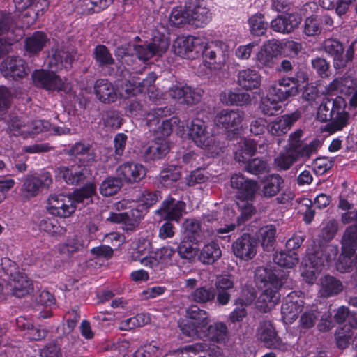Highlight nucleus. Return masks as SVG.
<instances>
[{
    "label": "nucleus",
    "mask_w": 357,
    "mask_h": 357,
    "mask_svg": "<svg viewBox=\"0 0 357 357\" xmlns=\"http://www.w3.org/2000/svg\"><path fill=\"white\" fill-rule=\"evenodd\" d=\"M215 298V290L213 288L206 285L197 287L191 291L188 296V299L190 301L200 305L211 303L214 301Z\"/></svg>",
    "instance_id": "37"
},
{
    "label": "nucleus",
    "mask_w": 357,
    "mask_h": 357,
    "mask_svg": "<svg viewBox=\"0 0 357 357\" xmlns=\"http://www.w3.org/2000/svg\"><path fill=\"white\" fill-rule=\"evenodd\" d=\"M188 135L199 147L208 150H215L218 146L215 136L208 123L202 119L195 118L188 125Z\"/></svg>",
    "instance_id": "7"
},
{
    "label": "nucleus",
    "mask_w": 357,
    "mask_h": 357,
    "mask_svg": "<svg viewBox=\"0 0 357 357\" xmlns=\"http://www.w3.org/2000/svg\"><path fill=\"white\" fill-rule=\"evenodd\" d=\"M1 74L6 78L22 79L28 74V67L24 59L19 56H8L0 66Z\"/></svg>",
    "instance_id": "18"
},
{
    "label": "nucleus",
    "mask_w": 357,
    "mask_h": 357,
    "mask_svg": "<svg viewBox=\"0 0 357 357\" xmlns=\"http://www.w3.org/2000/svg\"><path fill=\"white\" fill-rule=\"evenodd\" d=\"M220 99L227 105H244L251 101L250 95L246 92L228 91L221 94Z\"/></svg>",
    "instance_id": "46"
},
{
    "label": "nucleus",
    "mask_w": 357,
    "mask_h": 357,
    "mask_svg": "<svg viewBox=\"0 0 357 357\" xmlns=\"http://www.w3.org/2000/svg\"><path fill=\"white\" fill-rule=\"evenodd\" d=\"M49 127L48 121L42 120L30 121L27 119L17 116H10L7 121V132L11 135L20 136L23 139L42 132Z\"/></svg>",
    "instance_id": "6"
},
{
    "label": "nucleus",
    "mask_w": 357,
    "mask_h": 357,
    "mask_svg": "<svg viewBox=\"0 0 357 357\" xmlns=\"http://www.w3.org/2000/svg\"><path fill=\"white\" fill-rule=\"evenodd\" d=\"M116 174L122 182L133 184L139 182L145 177L146 168L141 163L126 161L117 167Z\"/></svg>",
    "instance_id": "16"
},
{
    "label": "nucleus",
    "mask_w": 357,
    "mask_h": 357,
    "mask_svg": "<svg viewBox=\"0 0 357 357\" xmlns=\"http://www.w3.org/2000/svg\"><path fill=\"white\" fill-rule=\"evenodd\" d=\"M337 103V97L335 99H324L317 109V119L322 122L330 121Z\"/></svg>",
    "instance_id": "50"
},
{
    "label": "nucleus",
    "mask_w": 357,
    "mask_h": 357,
    "mask_svg": "<svg viewBox=\"0 0 357 357\" xmlns=\"http://www.w3.org/2000/svg\"><path fill=\"white\" fill-rule=\"evenodd\" d=\"M298 118L299 114L297 112L278 117L268 126V132L275 136H280L285 134Z\"/></svg>",
    "instance_id": "31"
},
{
    "label": "nucleus",
    "mask_w": 357,
    "mask_h": 357,
    "mask_svg": "<svg viewBox=\"0 0 357 357\" xmlns=\"http://www.w3.org/2000/svg\"><path fill=\"white\" fill-rule=\"evenodd\" d=\"M127 111L131 116L145 117L147 126L152 127V126L159 123L160 117L169 115L171 109L165 107L152 108L149 112H147L139 101L133 100L128 105Z\"/></svg>",
    "instance_id": "15"
},
{
    "label": "nucleus",
    "mask_w": 357,
    "mask_h": 357,
    "mask_svg": "<svg viewBox=\"0 0 357 357\" xmlns=\"http://www.w3.org/2000/svg\"><path fill=\"white\" fill-rule=\"evenodd\" d=\"M321 146V143L317 139H314L309 143L301 144L298 149L293 151L296 161L301 159L303 162H306L312 155L317 153Z\"/></svg>",
    "instance_id": "44"
},
{
    "label": "nucleus",
    "mask_w": 357,
    "mask_h": 357,
    "mask_svg": "<svg viewBox=\"0 0 357 357\" xmlns=\"http://www.w3.org/2000/svg\"><path fill=\"white\" fill-rule=\"evenodd\" d=\"M68 154L81 162L85 167L93 162L96 158L92 146L88 143L82 142L75 143L68 151Z\"/></svg>",
    "instance_id": "30"
},
{
    "label": "nucleus",
    "mask_w": 357,
    "mask_h": 357,
    "mask_svg": "<svg viewBox=\"0 0 357 357\" xmlns=\"http://www.w3.org/2000/svg\"><path fill=\"white\" fill-rule=\"evenodd\" d=\"M284 186V178L278 174H272L266 176L260 193L264 197L271 198L276 196Z\"/></svg>",
    "instance_id": "33"
},
{
    "label": "nucleus",
    "mask_w": 357,
    "mask_h": 357,
    "mask_svg": "<svg viewBox=\"0 0 357 357\" xmlns=\"http://www.w3.org/2000/svg\"><path fill=\"white\" fill-rule=\"evenodd\" d=\"M74 59L75 56L71 52L63 47H53L46 59L50 70H36L31 75L34 84L47 91L70 93L71 84L66 79L63 80L55 72L63 69L68 70Z\"/></svg>",
    "instance_id": "1"
},
{
    "label": "nucleus",
    "mask_w": 357,
    "mask_h": 357,
    "mask_svg": "<svg viewBox=\"0 0 357 357\" xmlns=\"http://www.w3.org/2000/svg\"><path fill=\"white\" fill-rule=\"evenodd\" d=\"M342 290V282L330 275L325 276L321 282L319 294L323 297H330L337 294Z\"/></svg>",
    "instance_id": "42"
},
{
    "label": "nucleus",
    "mask_w": 357,
    "mask_h": 357,
    "mask_svg": "<svg viewBox=\"0 0 357 357\" xmlns=\"http://www.w3.org/2000/svg\"><path fill=\"white\" fill-rule=\"evenodd\" d=\"M245 114L239 109H222L217 113L214 122L218 127L236 129L241 126Z\"/></svg>",
    "instance_id": "25"
},
{
    "label": "nucleus",
    "mask_w": 357,
    "mask_h": 357,
    "mask_svg": "<svg viewBox=\"0 0 357 357\" xmlns=\"http://www.w3.org/2000/svg\"><path fill=\"white\" fill-rule=\"evenodd\" d=\"M181 357H223L220 349L205 342L185 345L177 351Z\"/></svg>",
    "instance_id": "17"
},
{
    "label": "nucleus",
    "mask_w": 357,
    "mask_h": 357,
    "mask_svg": "<svg viewBox=\"0 0 357 357\" xmlns=\"http://www.w3.org/2000/svg\"><path fill=\"white\" fill-rule=\"evenodd\" d=\"M298 93L296 86H291L290 89H283L277 84L272 85L268 91L271 96L282 103L291 96H295Z\"/></svg>",
    "instance_id": "55"
},
{
    "label": "nucleus",
    "mask_w": 357,
    "mask_h": 357,
    "mask_svg": "<svg viewBox=\"0 0 357 357\" xmlns=\"http://www.w3.org/2000/svg\"><path fill=\"white\" fill-rule=\"evenodd\" d=\"M296 159L292 151L286 149L285 152H280L275 158L273 165L278 171H286L290 169Z\"/></svg>",
    "instance_id": "52"
},
{
    "label": "nucleus",
    "mask_w": 357,
    "mask_h": 357,
    "mask_svg": "<svg viewBox=\"0 0 357 357\" xmlns=\"http://www.w3.org/2000/svg\"><path fill=\"white\" fill-rule=\"evenodd\" d=\"M248 24L251 33L258 36L264 34L268 27V24L262 14L251 16L248 20Z\"/></svg>",
    "instance_id": "62"
},
{
    "label": "nucleus",
    "mask_w": 357,
    "mask_h": 357,
    "mask_svg": "<svg viewBox=\"0 0 357 357\" xmlns=\"http://www.w3.org/2000/svg\"><path fill=\"white\" fill-rule=\"evenodd\" d=\"M112 2V0H83L80 2L82 13H98L107 8Z\"/></svg>",
    "instance_id": "60"
},
{
    "label": "nucleus",
    "mask_w": 357,
    "mask_h": 357,
    "mask_svg": "<svg viewBox=\"0 0 357 357\" xmlns=\"http://www.w3.org/2000/svg\"><path fill=\"white\" fill-rule=\"evenodd\" d=\"M342 249L355 252L357 247V226H349L346 228L341 240Z\"/></svg>",
    "instance_id": "48"
},
{
    "label": "nucleus",
    "mask_w": 357,
    "mask_h": 357,
    "mask_svg": "<svg viewBox=\"0 0 357 357\" xmlns=\"http://www.w3.org/2000/svg\"><path fill=\"white\" fill-rule=\"evenodd\" d=\"M261 74L257 70L247 68L238 72L237 84L246 91L258 89L261 86Z\"/></svg>",
    "instance_id": "27"
},
{
    "label": "nucleus",
    "mask_w": 357,
    "mask_h": 357,
    "mask_svg": "<svg viewBox=\"0 0 357 357\" xmlns=\"http://www.w3.org/2000/svg\"><path fill=\"white\" fill-rule=\"evenodd\" d=\"M98 99L103 103L114 102L119 98L117 87L106 79H98L94 85Z\"/></svg>",
    "instance_id": "26"
},
{
    "label": "nucleus",
    "mask_w": 357,
    "mask_h": 357,
    "mask_svg": "<svg viewBox=\"0 0 357 357\" xmlns=\"http://www.w3.org/2000/svg\"><path fill=\"white\" fill-rule=\"evenodd\" d=\"M169 150V141H162L158 137L153 138L151 145L145 150L144 157L147 161L161 159L167 155Z\"/></svg>",
    "instance_id": "34"
},
{
    "label": "nucleus",
    "mask_w": 357,
    "mask_h": 357,
    "mask_svg": "<svg viewBox=\"0 0 357 357\" xmlns=\"http://www.w3.org/2000/svg\"><path fill=\"white\" fill-rule=\"evenodd\" d=\"M186 237L190 242L198 243L204 238L205 229L202 227V222L194 218L187 219L184 222Z\"/></svg>",
    "instance_id": "39"
},
{
    "label": "nucleus",
    "mask_w": 357,
    "mask_h": 357,
    "mask_svg": "<svg viewBox=\"0 0 357 357\" xmlns=\"http://www.w3.org/2000/svg\"><path fill=\"white\" fill-rule=\"evenodd\" d=\"M50 41L47 34L43 31H36L26 38L24 48L30 54H37L43 50Z\"/></svg>",
    "instance_id": "35"
},
{
    "label": "nucleus",
    "mask_w": 357,
    "mask_h": 357,
    "mask_svg": "<svg viewBox=\"0 0 357 357\" xmlns=\"http://www.w3.org/2000/svg\"><path fill=\"white\" fill-rule=\"evenodd\" d=\"M222 256V251L218 243L211 241L204 245L200 251L199 259L203 264H212Z\"/></svg>",
    "instance_id": "40"
},
{
    "label": "nucleus",
    "mask_w": 357,
    "mask_h": 357,
    "mask_svg": "<svg viewBox=\"0 0 357 357\" xmlns=\"http://www.w3.org/2000/svg\"><path fill=\"white\" fill-rule=\"evenodd\" d=\"M185 313L188 320L178 323L181 333L189 337L202 338L204 335V329L210 322L208 312L193 304L186 309Z\"/></svg>",
    "instance_id": "5"
},
{
    "label": "nucleus",
    "mask_w": 357,
    "mask_h": 357,
    "mask_svg": "<svg viewBox=\"0 0 357 357\" xmlns=\"http://www.w3.org/2000/svg\"><path fill=\"white\" fill-rule=\"evenodd\" d=\"M202 45L203 48L200 54L202 55L204 61L215 69L222 68L229 59V46L220 40L206 43L204 38Z\"/></svg>",
    "instance_id": "8"
},
{
    "label": "nucleus",
    "mask_w": 357,
    "mask_h": 357,
    "mask_svg": "<svg viewBox=\"0 0 357 357\" xmlns=\"http://www.w3.org/2000/svg\"><path fill=\"white\" fill-rule=\"evenodd\" d=\"M185 8L188 15V24L190 26L204 27L212 19L211 13L204 0H185Z\"/></svg>",
    "instance_id": "10"
},
{
    "label": "nucleus",
    "mask_w": 357,
    "mask_h": 357,
    "mask_svg": "<svg viewBox=\"0 0 357 357\" xmlns=\"http://www.w3.org/2000/svg\"><path fill=\"white\" fill-rule=\"evenodd\" d=\"M96 63L100 67L109 66L114 60L107 47L102 45H97L93 51Z\"/></svg>",
    "instance_id": "63"
},
{
    "label": "nucleus",
    "mask_w": 357,
    "mask_h": 357,
    "mask_svg": "<svg viewBox=\"0 0 357 357\" xmlns=\"http://www.w3.org/2000/svg\"><path fill=\"white\" fill-rule=\"evenodd\" d=\"M282 103L267 93L262 99L260 109L261 112L267 116H273L282 112Z\"/></svg>",
    "instance_id": "54"
},
{
    "label": "nucleus",
    "mask_w": 357,
    "mask_h": 357,
    "mask_svg": "<svg viewBox=\"0 0 357 357\" xmlns=\"http://www.w3.org/2000/svg\"><path fill=\"white\" fill-rule=\"evenodd\" d=\"M185 6L174 8L169 16V24L172 26L179 27L188 24V16Z\"/></svg>",
    "instance_id": "61"
},
{
    "label": "nucleus",
    "mask_w": 357,
    "mask_h": 357,
    "mask_svg": "<svg viewBox=\"0 0 357 357\" xmlns=\"http://www.w3.org/2000/svg\"><path fill=\"white\" fill-rule=\"evenodd\" d=\"M227 335V327L222 322H215L204 329V335L213 342H220L224 341Z\"/></svg>",
    "instance_id": "43"
},
{
    "label": "nucleus",
    "mask_w": 357,
    "mask_h": 357,
    "mask_svg": "<svg viewBox=\"0 0 357 357\" xmlns=\"http://www.w3.org/2000/svg\"><path fill=\"white\" fill-rule=\"evenodd\" d=\"M180 176L179 168L174 165H169L160 172L159 181L163 186L169 187L177 181Z\"/></svg>",
    "instance_id": "58"
},
{
    "label": "nucleus",
    "mask_w": 357,
    "mask_h": 357,
    "mask_svg": "<svg viewBox=\"0 0 357 357\" xmlns=\"http://www.w3.org/2000/svg\"><path fill=\"white\" fill-rule=\"evenodd\" d=\"M232 251L238 258L248 261L257 253V242L248 234H243L232 243Z\"/></svg>",
    "instance_id": "20"
},
{
    "label": "nucleus",
    "mask_w": 357,
    "mask_h": 357,
    "mask_svg": "<svg viewBox=\"0 0 357 357\" xmlns=\"http://www.w3.org/2000/svg\"><path fill=\"white\" fill-rule=\"evenodd\" d=\"M39 229L52 236H62L66 233L65 227L59 225L57 220L52 218H43L38 222Z\"/></svg>",
    "instance_id": "41"
},
{
    "label": "nucleus",
    "mask_w": 357,
    "mask_h": 357,
    "mask_svg": "<svg viewBox=\"0 0 357 357\" xmlns=\"http://www.w3.org/2000/svg\"><path fill=\"white\" fill-rule=\"evenodd\" d=\"M321 312L317 306H312L307 309L301 316L299 320L301 330H307L312 328L319 317L321 316Z\"/></svg>",
    "instance_id": "53"
},
{
    "label": "nucleus",
    "mask_w": 357,
    "mask_h": 357,
    "mask_svg": "<svg viewBox=\"0 0 357 357\" xmlns=\"http://www.w3.org/2000/svg\"><path fill=\"white\" fill-rule=\"evenodd\" d=\"M169 45L168 38L162 36H154L151 43L144 45H136L134 50L138 59L147 61L155 55L161 56Z\"/></svg>",
    "instance_id": "12"
},
{
    "label": "nucleus",
    "mask_w": 357,
    "mask_h": 357,
    "mask_svg": "<svg viewBox=\"0 0 357 357\" xmlns=\"http://www.w3.org/2000/svg\"><path fill=\"white\" fill-rule=\"evenodd\" d=\"M257 150V144L253 139H245L241 149L235 153V159L238 162H246Z\"/></svg>",
    "instance_id": "51"
},
{
    "label": "nucleus",
    "mask_w": 357,
    "mask_h": 357,
    "mask_svg": "<svg viewBox=\"0 0 357 357\" xmlns=\"http://www.w3.org/2000/svg\"><path fill=\"white\" fill-rule=\"evenodd\" d=\"M185 208L186 205L184 202L169 196L162 202L160 207L155 213L163 217L165 220L178 222L181 218L186 213Z\"/></svg>",
    "instance_id": "19"
},
{
    "label": "nucleus",
    "mask_w": 357,
    "mask_h": 357,
    "mask_svg": "<svg viewBox=\"0 0 357 357\" xmlns=\"http://www.w3.org/2000/svg\"><path fill=\"white\" fill-rule=\"evenodd\" d=\"M230 183L231 187L236 190V204L241 211V219L244 222L254 213L252 201L258 188L257 183L241 174H233Z\"/></svg>",
    "instance_id": "3"
},
{
    "label": "nucleus",
    "mask_w": 357,
    "mask_h": 357,
    "mask_svg": "<svg viewBox=\"0 0 357 357\" xmlns=\"http://www.w3.org/2000/svg\"><path fill=\"white\" fill-rule=\"evenodd\" d=\"M256 335L257 340L263 343L266 348L282 351H287L289 348V345L283 342L278 336L273 325L270 321L261 322Z\"/></svg>",
    "instance_id": "13"
},
{
    "label": "nucleus",
    "mask_w": 357,
    "mask_h": 357,
    "mask_svg": "<svg viewBox=\"0 0 357 357\" xmlns=\"http://www.w3.org/2000/svg\"><path fill=\"white\" fill-rule=\"evenodd\" d=\"M304 306L302 298L291 292L284 298L281 307V313L284 321L291 323L301 312Z\"/></svg>",
    "instance_id": "24"
},
{
    "label": "nucleus",
    "mask_w": 357,
    "mask_h": 357,
    "mask_svg": "<svg viewBox=\"0 0 357 357\" xmlns=\"http://www.w3.org/2000/svg\"><path fill=\"white\" fill-rule=\"evenodd\" d=\"M301 17L298 14L279 15L271 22V28L278 33H290L301 23Z\"/></svg>",
    "instance_id": "28"
},
{
    "label": "nucleus",
    "mask_w": 357,
    "mask_h": 357,
    "mask_svg": "<svg viewBox=\"0 0 357 357\" xmlns=\"http://www.w3.org/2000/svg\"><path fill=\"white\" fill-rule=\"evenodd\" d=\"M179 122V119L174 116L162 121L156 128H149L153 130L154 138L158 137L162 141H168V137L171 135L174 127Z\"/></svg>",
    "instance_id": "45"
},
{
    "label": "nucleus",
    "mask_w": 357,
    "mask_h": 357,
    "mask_svg": "<svg viewBox=\"0 0 357 357\" xmlns=\"http://www.w3.org/2000/svg\"><path fill=\"white\" fill-rule=\"evenodd\" d=\"M88 169L85 167L71 166L61 167L59 168V174L68 184L78 185L84 181L86 177Z\"/></svg>",
    "instance_id": "32"
},
{
    "label": "nucleus",
    "mask_w": 357,
    "mask_h": 357,
    "mask_svg": "<svg viewBox=\"0 0 357 357\" xmlns=\"http://www.w3.org/2000/svg\"><path fill=\"white\" fill-rule=\"evenodd\" d=\"M323 49L326 53L333 57V66L336 69H341L346 66V60L344 59V47L342 44L333 38H328L324 41Z\"/></svg>",
    "instance_id": "29"
},
{
    "label": "nucleus",
    "mask_w": 357,
    "mask_h": 357,
    "mask_svg": "<svg viewBox=\"0 0 357 357\" xmlns=\"http://www.w3.org/2000/svg\"><path fill=\"white\" fill-rule=\"evenodd\" d=\"M39 181L38 177L27 176L24 178L22 188V195L26 198L36 196L40 192Z\"/></svg>",
    "instance_id": "64"
},
{
    "label": "nucleus",
    "mask_w": 357,
    "mask_h": 357,
    "mask_svg": "<svg viewBox=\"0 0 357 357\" xmlns=\"http://www.w3.org/2000/svg\"><path fill=\"white\" fill-rule=\"evenodd\" d=\"M143 210L144 208L139 205L137 208H132L130 211L124 213H111L107 220L113 222H125L128 225L135 226L144 215Z\"/></svg>",
    "instance_id": "36"
},
{
    "label": "nucleus",
    "mask_w": 357,
    "mask_h": 357,
    "mask_svg": "<svg viewBox=\"0 0 357 357\" xmlns=\"http://www.w3.org/2000/svg\"><path fill=\"white\" fill-rule=\"evenodd\" d=\"M276 232V227L273 225L264 226L259 229V238L261 245L265 250H270L273 248Z\"/></svg>",
    "instance_id": "49"
},
{
    "label": "nucleus",
    "mask_w": 357,
    "mask_h": 357,
    "mask_svg": "<svg viewBox=\"0 0 357 357\" xmlns=\"http://www.w3.org/2000/svg\"><path fill=\"white\" fill-rule=\"evenodd\" d=\"M156 77L154 73H149L147 77L143 79L137 77L135 73H128V77L124 75L122 79L116 82L119 97L128 98L147 91L149 98L154 100V98L151 94V90L153 89Z\"/></svg>",
    "instance_id": "4"
},
{
    "label": "nucleus",
    "mask_w": 357,
    "mask_h": 357,
    "mask_svg": "<svg viewBox=\"0 0 357 357\" xmlns=\"http://www.w3.org/2000/svg\"><path fill=\"white\" fill-rule=\"evenodd\" d=\"M96 194V186L89 183L72 195L52 194L47 199L46 208L53 216L66 218L71 216L76 210L75 203L89 204L93 196Z\"/></svg>",
    "instance_id": "2"
},
{
    "label": "nucleus",
    "mask_w": 357,
    "mask_h": 357,
    "mask_svg": "<svg viewBox=\"0 0 357 357\" xmlns=\"http://www.w3.org/2000/svg\"><path fill=\"white\" fill-rule=\"evenodd\" d=\"M123 183L119 176H109L100 184V193L105 197H109L116 194L121 188Z\"/></svg>",
    "instance_id": "47"
},
{
    "label": "nucleus",
    "mask_w": 357,
    "mask_h": 357,
    "mask_svg": "<svg viewBox=\"0 0 357 357\" xmlns=\"http://www.w3.org/2000/svg\"><path fill=\"white\" fill-rule=\"evenodd\" d=\"M13 294L18 298L24 297L33 290L32 282L24 274H17L10 282Z\"/></svg>",
    "instance_id": "38"
},
{
    "label": "nucleus",
    "mask_w": 357,
    "mask_h": 357,
    "mask_svg": "<svg viewBox=\"0 0 357 357\" xmlns=\"http://www.w3.org/2000/svg\"><path fill=\"white\" fill-rule=\"evenodd\" d=\"M150 321L149 317L144 314H138L135 317L122 320L119 324L121 331H130L136 327H142Z\"/></svg>",
    "instance_id": "57"
},
{
    "label": "nucleus",
    "mask_w": 357,
    "mask_h": 357,
    "mask_svg": "<svg viewBox=\"0 0 357 357\" xmlns=\"http://www.w3.org/2000/svg\"><path fill=\"white\" fill-rule=\"evenodd\" d=\"M204 91L201 89H191L186 85H175L169 90V96L181 104L191 105L198 102Z\"/></svg>",
    "instance_id": "22"
},
{
    "label": "nucleus",
    "mask_w": 357,
    "mask_h": 357,
    "mask_svg": "<svg viewBox=\"0 0 357 357\" xmlns=\"http://www.w3.org/2000/svg\"><path fill=\"white\" fill-rule=\"evenodd\" d=\"M282 285V282H276L275 284H266L261 287L262 291L258 298L257 302L263 311H269L278 303L280 298L279 289Z\"/></svg>",
    "instance_id": "23"
},
{
    "label": "nucleus",
    "mask_w": 357,
    "mask_h": 357,
    "mask_svg": "<svg viewBox=\"0 0 357 357\" xmlns=\"http://www.w3.org/2000/svg\"><path fill=\"white\" fill-rule=\"evenodd\" d=\"M282 49L281 43L278 40H268L263 44L259 50L253 58L256 66L262 69L264 68H273L276 56Z\"/></svg>",
    "instance_id": "14"
},
{
    "label": "nucleus",
    "mask_w": 357,
    "mask_h": 357,
    "mask_svg": "<svg viewBox=\"0 0 357 357\" xmlns=\"http://www.w3.org/2000/svg\"><path fill=\"white\" fill-rule=\"evenodd\" d=\"M347 103L342 97H337V103L335 107L333 116L330 123L327 125V130L330 132H335L343 130L349 124L350 115L346 110Z\"/></svg>",
    "instance_id": "21"
},
{
    "label": "nucleus",
    "mask_w": 357,
    "mask_h": 357,
    "mask_svg": "<svg viewBox=\"0 0 357 357\" xmlns=\"http://www.w3.org/2000/svg\"><path fill=\"white\" fill-rule=\"evenodd\" d=\"M298 256L295 252H279L273 255L274 262L280 266L292 268L298 263Z\"/></svg>",
    "instance_id": "59"
},
{
    "label": "nucleus",
    "mask_w": 357,
    "mask_h": 357,
    "mask_svg": "<svg viewBox=\"0 0 357 357\" xmlns=\"http://www.w3.org/2000/svg\"><path fill=\"white\" fill-rule=\"evenodd\" d=\"M82 247V243L77 236H74L68 238L66 242L59 244L57 250L61 255L70 257L78 252Z\"/></svg>",
    "instance_id": "56"
},
{
    "label": "nucleus",
    "mask_w": 357,
    "mask_h": 357,
    "mask_svg": "<svg viewBox=\"0 0 357 357\" xmlns=\"http://www.w3.org/2000/svg\"><path fill=\"white\" fill-rule=\"evenodd\" d=\"M202 47V38L192 36L178 37L172 45L175 54L188 59L199 56Z\"/></svg>",
    "instance_id": "11"
},
{
    "label": "nucleus",
    "mask_w": 357,
    "mask_h": 357,
    "mask_svg": "<svg viewBox=\"0 0 357 357\" xmlns=\"http://www.w3.org/2000/svg\"><path fill=\"white\" fill-rule=\"evenodd\" d=\"M176 253V249L169 245L161 247L154 251L151 258L145 259L142 266L151 268L154 271L162 270L169 266H178Z\"/></svg>",
    "instance_id": "9"
}]
</instances>
